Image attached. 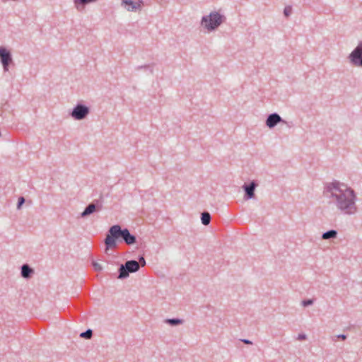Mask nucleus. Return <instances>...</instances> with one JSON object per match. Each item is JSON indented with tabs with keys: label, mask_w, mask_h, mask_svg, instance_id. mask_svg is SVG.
Masks as SVG:
<instances>
[{
	"label": "nucleus",
	"mask_w": 362,
	"mask_h": 362,
	"mask_svg": "<svg viewBox=\"0 0 362 362\" xmlns=\"http://www.w3.org/2000/svg\"><path fill=\"white\" fill-rule=\"evenodd\" d=\"M324 195L329 199L338 211L344 216H354L358 212L355 191L337 180L325 184Z\"/></svg>",
	"instance_id": "f257e3e1"
},
{
	"label": "nucleus",
	"mask_w": 362,
	"mask_h": 362,
	"mask_svg": "<svg viewBox=\"0 0 362 362\" xmlns=\"http://www.w3.org/2000/svg\"><path fill=\"white\" fill-rule=\"evenodd\" d=\"M120 240H123L128 245H132L136 243V236L132 234L128 228H122L118 224L113 225L109 228L104 240L105 251L107 252L110 249L115 248L117 247V242Z\"/></svg>",
	"instance_id": "f03ea898"
},
{
	"label": "nucleus",
	"mask_w": 362,
	"mask_h": 362,
	"mask_svg": "<svg viewBox=\"0 0 362 362\" xmlns=\"http://www.w3.org/2000/svg\"><path fill=\"white\" fill-rule=\"evenodd\" d=\"M226 21V17L220 11H213L209 14L202 16L200 25L208 32H212L217 30Z\"/></svg>",
	"instance_id": "7ed1b4c3"
},
{
	"label": "nucleus",
	"mask_w": 362,
	"mask_h": 362,
	"mask_svg": "<svg viewBox=\"0 0 362 362\" xmlns=\"http://www.w3.org/2000/svg\"><path fill=\"white\" fill-rule=\"evenodd\" d=\"M140 269L139 262L136 260H127L124 264H121L119 269V275L117 276L119 279H124L129 276V273H135Z\"/></svg>",
	"instance_id": "20e7f679"
},
{
	"label": "nucleus",
	"mask_w": 362,
	"mask_h": 362,
	"mask_svg": "<svg viewBox=\"0 0 362 362\" xmlns=\"http://www.w3.org/2000/svg\"><path fill=\"white\" fill-rule=\"evenodd\" d=\"M90 113V108L82 104L78 103L72 110L70 115L76 120H82L85 119Z\"/></svg>",
	"instance_id": "39448f33"
},
{
	"label": "nucleus",
	"mask_w": 362,
	"mask_h": 362,
	"mask_svg": "<svg viewBox=\"0 0 362 362\" xmlns=\"http://www.w3.org/2000/svg\"><path fill=\"white\" fill-rule=\"evenodd\" d=\"M348 58L352 65L362 67V42L354 49Z\"/></svg>",
	"instance_id": "423d86ee"
},
{
	"label": "nucleus",
	"mask_w": 362,
	"mask_h": 362,
	"mask_svg": "<svg viewBox=\"0 0 362 362\" xmlns=\"http://www.w3.org/2000/svg\"><path fill=\"white\" fill-rule=\"evenodd\" d=\"M0 62L2 64L4 71L9 70V66L13 63L12 54L9 50L4 47L0 46Z\"/></svg>",
	"instance_id": "0eeeda50"
},
{
	"label": "nucleus",
	"mask_w": 362,
	"mask_h": 362,
	"mask_svg": "<svg viewBox=\"0 0 362 362\" xmlns=\"http://www.w3.org/2000/svg\"><path fill=\"white\" fill-rule=\"evenodd\" d=\"M102 209L103 204L99 202V200L95 199L86 206L83 211L81 212V217L86 218L95 212L100 211Z\"/></svg>",
	"instance_id": "6e6552de"
},
{
	"label": "nucleus",
	"mask_w": 362,
	"mask_h": 362,
	"mask_svg": "<svg viewBox=\"0 0 362 362\" xmlns=\"http://www.w3.org/2000/svg\"><path fill=\"white\" fill-rule=\"evenodd\" d=\"M121 5L128 11H136L141 10L143 5L142 0H121Z\"/></svg>",
	"instance_id": "1a4fd4ad"
},
{
	"label": "nucleus",
	"mask_w": 362,
	"mask_h": 362,
	"mask_svg": "<svg viewBox=\"0 0 362 362\" xmlns=\"http://www.w3.org/2000/svg\"><path fill=\"white\" fill-rule=\"evenodd\" d=\"M279 123L287 124L286 121L283 119L276 112L269 114L265 121L267 127L269 129L274 128Z\"/></svg>",
	"instance_id": "9d476101"
},
{
	"label": "nucleus",
	"mask_w": 362,
	"mask_h": 362,
	"mask_svg": "<svg viewBox=\"0 0 362 362\" xmlns=\"http://www.w3.org/2000/svg\"><path fill=\"white\" fill-rule=\"evenodd\" d=\"M257 186V184L255 181H252L249 185L245 184L243 186V188L245 192V199H251L255 197V190Z\"/></svg>",
	"instance_id": "9b49d317"
},
{
	"label": "nucleus",
	"mask_w": 362,
	"mask_h": 362,
	"mask_svg": "<svg viewBox=\"0 0 362 362\" xmlns=\"http://www.w3.org/2000/svg\"><path fill=\"white\" fill-rule=\"evenodd\" d=\"M34 274V269L31 268L28 264H24L21 268V276L24 279H30L32 274Z\"/></svg>",
	"instance_id": "f8f14e48"
},
{
	"label": "nucleus",
	"mask_w": 362,
	"mask_h": 362,
	"mask_svg": "<svg viewBox=\"0 0 362 362\" xmlns=\"http://www.w3.org/2000/svg\"><path fill=\"white\" fill-rule=\"evenodd\" d=\"M97 0H74L75 7L77 10L81 11L86 4L95 2Z\"/></svg>",
	"instance_id": "ddd939ff"
},
{
	"label": "nucleus",
	"mask_w": 362,
	"mask_h": 362,
	"mask_svg": "<svg viewBox=\"0 0 362 362\" xmlns=\"http://www.w3.org/2000/svg\"><path fill=\"white\" fill-rule=\"evenodd\" d=\"M337 231L336 230L332 229L329 230L322 235V238L323 240H329V239H334L336 238L337 236Z\"/></svg>",
	"instance_id": "4468645a"
},
{
	"label": "nucleus",
	"mask_w": 362,
	"mask_h": 362,
	"mask_svg": "<svg viewBox=\"0 0 362 362\" xmlns=\"http://www.w3.org/2000/svg\"><path fill=\"white\" fill-rule=\"evenodd\" d=\"M211 215L208 211H204L201 215L202 223L204 226H208L211 221Z\"/></svg>",
	"instance_id": "2eb2a0df"
},
{
	"label": "nucleus",
	"mask_w": 362,
	"mask_h": 362,
	"mask_svg": "<svg viewBox=\"0 0 362 362\" xmlns=\"http://www.w3.org/2000/svg\"><path fill=\"white\" fill-rule=\"evenodd\" d=\"M165 322L171 325V326H177L182 324L183 321L179 318H169L165 320Z\"/></svg>",
	"instance_id": "dca6fc26"
},
{
	"label": "nucleus",
	"mask_w": 362,
	"mask_h": 362,
	"mask_svg": "<svg viewBox=\"0 0 362 362\" xmlns=\"http://www.w3.org/2000/svg\"><path fill=\"white\" fill-rule=\"evenodd\" d=\"M93 336V331L90 329H88L86 331L83 332L80 334V337L89 339Z\"/></svg>",
	"instance_id": "f3484780"
},
{
	"label": "nucleus",
	"mask_w": 362,
	"mask_h": 362,
	"mask_svg": "<svg viewBox=\"0 0 362 362\" xmlns=\"http://www.w3.org/2000/svg\"><path fill=\"white\" fill-rule=\"evenodd\" d=\"M136 69L137 70H140V69L147 70L148 69V70H149V71L151 74H153V64H144L142 66H137Z\"/></svg>",
	"instance_id": "a211bd4d"
},
{
	"label": "nucleus",
	"mask_w": 362,
	"mask_h": 362,
	"mask_svg": "<svg viewBox=\"0 0 362 362\" xmlns=\"http://www.w3.org/2000/svg\"><path fill=\"white\" fill-rule=\"evenodd\" d=\"M92 265H93L94 269L97 272H100L103 270V267L101 266V264H100L99 263H98L95 261L92 262Z\"/></svg>",
	"instance_id": "6ab92c4d"
},
{
	"label": "nucleus",
	"mask_w": 362,
	"mask_h": 362,
	"mask_svg": "<svg viewBox=\"0 0 362 362\" xmlns=\"http://www.w3.org/2000/svg\"><path fill=\"white\" fill-rule=\"evenodd\" d=\"M314 303V300L313 299H305V300H303L302 302H301V305L304 307H307V306H309V305H313Z\"/></svg>",
	"instance_id": "aec40b11"
},
{
	"label": "nucleus",
	"mask_w": 362,
	"mask_h": 362,
	"mask_svg": "<svg viewBox=\"0 0 362 362\" xmlns=\"http://www.w3.org/2000/svg\"><path fill=\"white\" fill-rule=\"evenodd\" d=\"M292 12V8L291 6H286L284 9V14L286 17H288Z\"/></svg>",
	"instance_id": "412c9836"
},
{
	"label": "nucleus",
	"mask_w": 362,
	"mask_h": 362,
	"mask_svg": "<svg viewBox=\"0 0 362 362\" xmlns=\"http://www.w3.org/2000/svg\"><path fill=\"white\" fill-rule=\"evenodd\" d=\"M25 199L23 197H20L18 199L17 209H20L23 204L25 203Z\"/></svg>",
	"instance_id": "4be33fe9"
},
{
	"label": "nucleus",
	"mask_w": 362,
	"mask_h": 362,
	"mask_svg": "<svg viewBox=\"0 0 362 362\" xmlns=\"http://www.w3.org/2000/svg\"><path fill=\"white\" fill-rule=\"evenodd\" d=\"M334 338L340 339L341 340H346L347 339V336L346 334H338V335L334 337V338L332 339V340L334 341H335Z\"/></svg>",
	"instance_id": "5701e85b"
},
{
	"label": "nucleus",
	"mask_w": 362,
	"mask_h": 362,
	"mask_svg": "<svg viewBox=\"0 0 362 362\" xmlns=\"http://www.w3.org/2000/svg\"><path fill=\"white\" fill-rule=\"evenodd\" d=\"M139 264L140 267H144L146 265V260L143 256H139Z\"/></svg>",
	"instance_id": "b1692460"
},
{
	"label": "nucleus",
	"mask_w": 362,
	"mask_h": 362,
	"mask_svg": "<svg viewBox=\"0 0 362 362\" xmlns=\"http://www.w3.org/2000/svg\"><path fill=\"white\" fill-rule=\"evenodd\" d=\"M297 339H298V340H300V341H302V340H305V339H307V336H306V334H303V333H302V334H299L298 335Z\"/></svg>",
	"instance_id": "393cba45"
},
{
	"label": "nucleus",
	"mask_w": 362,
	"mask_h": 362,
	"mask_svg": "<svg viewBox=\"0 0 362 362\" xmlns=\"http://www.w3.org/2000/svg\"><path fill=\"white\" fill-rule=\"evenodd\" d=\"M240 341L245 344H248V345L252 344V341L249 339H240Z\"/></svg>",
	"instance_id": "a878e982"
}]
</instances>
